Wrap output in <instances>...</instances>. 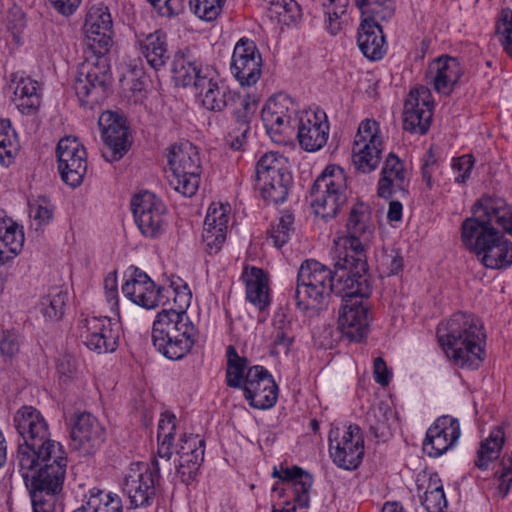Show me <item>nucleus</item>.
I'll list each match as a JSON object with an SVG mask.
<instances>
[{
  "label": "nucleus",
  "instance_id": "ea45409f",
  "mask_svg": "<svg viewBox=\"0 0 512 512\" xmlns=\"http://www.w3.org/2000/svg\"><path fill=\"white\" fill-rule=\"evenodd\" d=\"M73 512H122V501L117 494L93 487L85 494L82 506Z\"/></svg>",
  "mask_w": 512,
  "mask_h": 512
},
{
  "label": "nucleus",
  "instance_id": "680f3d73",
  "mask_svg": "<svg viewBox=\"0 0 512 512\" xmlns=\"http://www.w3.org/2000/svg\"><path fill=\"white\" fill-rule=\"evenodd\" d=\"M363 15H367L364 20H369L373 23L378 21H386L390 19L394 14V4L392 0H383L372 3L366 9L361 11Z\"/></svg>",
  "mask_w": 512,
  "mask_h": 512
},
{
  "label": "nucleus",
  "instance_id": "774afa93",
  "mask_svg": "<svg viewBox=\"0 0 512 512\" xmlns=\"http://www.w3.org/2000/svg\"><path fill=\"white\" fill-rule=\"evenodd\" d=\"M452 170L454 172V180L456 183H465L471 175L474 166L472 155H463L453 159Z\"/></svg>",
  "mask_w": 512,
  "mask_h": 512
},
{
  "label": "nucleus",
  "instance_id": "58836bf2",
  "mask_svg": "<svg viewBox=\"0 0 512 512\" xmlns=\"http://www.w3.org/2000/svg\"><path fill=\"white\" fill-rule=\"evenodd\" d=\"M273 476L292 482L294 501L298 507L307 508L309 506L308 493L313 484V478L309 473L294 466L284 469L281 473L274 469Z\"/></svg>",
  "mask_w": 512,
  "mask_h": 512
},
{
  "label": "nucleus",
  "instance_id": "7ed1b4c3",
  "mask_svg": "<svg viewBox=\"0 0 512 512\" xmlns=\"http://www.w3.org/2000/svg\"><path fill=\"white\" fill-rule=\"evenodd\" d=\"M331 257L334 270L314 259L301 264L295 289V299L299 308H314L332 293L339 297L371 295L372 285L367 272L355 269V263H351L344 255L338 257V251L334 248Z\"/></svg>",
  "mask_w": 512,
  "mask_h": 512
},
{
  "label": "nucleus",
  "instance_id": "dca6fc26",
  "mask_svg": "<svg viewBox=\"0 0 512 512\" xmlns=\"http://www.w3.org/2000/svg\"><path fill=\"white\" fill-rule=\"evenodd\" d=\"M80 337L85 345L99 354L113 352L118 347L119 325L107 316H91L81 321Z\"/></svg>",
  "mask_w": 512,
  "mask_h": 512
},
{
  "label": "nucleus",
  "instance_id": "20e7f679",
  "mask_svg": "<svg viewBox=\"0 0 512 512\" xmlns=\"http://www.w3.org/2000/svg\"><path fill=\"white\" fill-rule=\"evenodd\" d=\"M436 335L447 357L458 367L477 369L484 361L486 336L475 316L457 312L438 324Z\"/></svg>",
  "mask_w": 512,
  "mask_h": 512
},
{
  "label": "nucleus",
  "instance_id": "e2e57ef3",
  "mask_svg": "<svg viewBox=\"0 0 512 512\" xmlns=\"http://www.w3.org/2000/svg\"><path fill=\"white\" fill-rule=\"evenodd\" d=\"M20 350L19 335L12 330L0 331V356L3 361L11 360Z\"/></svg>",
  "mask_w": 512,
  "mask_h": 512
},
{
  "label": "nucleus",
  "instance_id": "393cba45",
  "mask_svg": "<svg viewBox=\"0 0 512 512\" xmlns=\"http://www.w3.org/2000/svg\"><path fill=\"white\" fill-rule=\"evenodd\" d=\"M105 429L99 420L89 412L75 416L71 429L72 447L83 455H91L104 442Z\"/></svg>",
  "mask_w": 512,
  "mask_h": 512
},
{
  "label": "nucleus",
  "instance_id": "4c0bfd02",
  "mask_svg": "<svg viewBox=\"0 0 512 512\" xmlns=\"http://www.w3.org/2000/svg\"><path fill=\"white\" fill-rule=\"evenodd\" d=\"M69 302V293L64 286L49 287L39 302L38 310L49 321H58L65 314Z\"/></svg>",
  "mask_w": 512,
  "mask_h": 512
},
{
  "label": "nucleus",
  "instance_id": "e433bc0d",
  "mask_svg": "<svg viewBox=\"0 0 512 512\" xmlns=\"http://www.w3.org/2000/svg\"><path fill=\"white\" fill-rule=\"evenodd\" d=\"M171 172L201 173L200 158L197 148L189 141L174 144L168 153Z\"/></svg>",
  "mask_w": 512,
  "mask_h": 512
},
{
  "label": "nucleus",
  "instance_id": "f704fd0d",
  "mask_svg": "<svg viewBox=\"0 0 512 512\" xmlns=\"http://www.w3.org/2000/svg\"><path fill=\"white\" fill-rule=\"evenodd\" d=\"M24 233L5 211L0 210V261L16 256L22 249Z\"/></svg>",
  "mask_w": 512,
  "mask_h": 512
},
{
  "label": "nucleus",
  "instance_id": "3c124183",
  "mask_svg": "<svg viewBox=\"0 0 512 512\" xmlns=\"http://www.w3.org/2000/svg\"><path fill=\"white\" fill-rule=\"evenodd\" d=\"M403 267L404 260L399 249L384 248L377 256V270L381 277L397 275Z\"/></svg>",
  "mask_w": 512,
  "mask_h": 512
},
{
  "label": "nucleus",
  "instance_id": "9d476101",
  "mask_svg": "<svg viewBox=\"0 0 512 512\" xmlns=\"http://www.w3.org/2000/svg\"><path fill=\"white\" fill-rule=\"evenodd\" d=\"M329 453L333 462L345 470H354L364 455V438L356 424L332 428L329 433Z\"/></svg>",
  "mask_w": 512,
  "mask_h": 512
},
{
  "label": "nucleus",
  "instance_id": "f8f14e48",
  "mask_svg": "<svg viewBox=\"0 0 512 512\" xmlns=\"http://www.w3.org/2000/svg\"><path fill=\"white\" fill-rule=\"evenodd\" d=\"M378 133L376 121L366 119L360 123L352 147V163L357 171L370 173L379 165L382 139Z\"/></svg>",
  "mask_w": 512,
  "mask_h": 512
},
{
  "label": "nucleus",
  "instance_id": "f03ea898",
  "mask_svg": "<svg viewBox=\"0 0 512 512\" xmlns=\"http://www.w3.org/2000/svg\"><path fill=\"white\" fill-rule=\"evenodd\" d=\"M67 464L63 445L52 439L34 450L25 446L15 455L14 465L29 492L33 512H63Z\"/></svg>",
  "mask_w": 512,
  "mask_h": 512
},
{
  "label": "nucleus",
  "instance_id": "2f4dec72",
  "mask_svg": "<svg viewBox=\"0 0 512 512\" xmlns=\"http://www.w3.org/2000/svg\"><path fill=\"white\" fill-rule=\"evenodd\" d=\"M13 102L18 110L25 115H33L41 105L39 83L28 76L16 72L11 74Z\"/></svg>",
  "mask_w": 512,
  "mask_h": 512
},
{
  "label": "nucleus",
  "instance_id": "bf43d9fd",
  "mask_svg": "<svg viewBox=\"0 0 512 512\" xmlns=\"http://www.w3.org/2000/svg\"><path fill=\"white\" fill-rule=\"evenodd\" d=\"M30 217L37 222L39 226L47 225L53 218V205L44 196L38 197L29 202Z\"/></svg>",
  "mask_w": 512,
  "mask_h": 512
},
{
  "label": "nucleus",
  "instance_id": "0e129e2a",
  "mask_svg": "<svg viewBox=\"0 0 512 512\" xmlns=\"http://www.w3.org/2000/svg\"><path fill=\"white\" fill-rule=\"evenodd\" d=\"M499 40L504 51L512 58V12L503 11L502 22L497 26Z\"/></svg>",
  "mask_w": 512,
  "mask_h": 512
},
{
  "label": "nucleus",
  "instance_id": "8fccbe9b",
  "mask_svg": "<svg viewBox=\"0 0 512 512\" xmlns=\"http://www.w3.org/2000/svg\"><path fill=\"white\" fill-rule=\"evenodd\" d=\"M261 119L267 134L276 144H286L291 136L294 121L270 116L269 113H261Z\"/></svg>",
  "mask_w": 512,
  "mask_h": 512
},
{
  "label": "nucleus",
  "instance_id": "338daca9",
  "mask_svg": "<svg viewBox=\"0 0 512 512\" xmlns=\"http://www.w3.org/2000/svg\"><path fill=\"white\" fill-rule=\"evenodd\" d=\"M367 421L369 423L370 430L376 437L384 435V430L387 428L388 421L386 409L381 405L371 408L367 413Z\"/></svg>",
  "mask_w": 512,
  "mask_h": 512
},
{
  "label": "nucleus",
  "instance_id": "79ce46f5",
  "mask_svg": "<svg viewBox=\"0 0 512 512\" xmlns=\"http://www.w3.org/2000/svg\"><path fill=\"white\" fill-rule=\"evenodd\" d=\"M505 442V433L501 427H495L488 438L481 442L475 459V466L481 470H487L489 463L500 456Z\"/></svg>",
  "mask_w": 512,
  "mask_h": 512
},
{
  "label": "nucleus",
  "instance_id": "6e6552de",
  "mask_svg": "<svg viewBox=\"0 0 512 512\" xmlns=\"http://www.w3.org/2000/svg\"><path fill=\"white\" fill-rule=\"evenodd\" d=\"M160 465L157 459L149 464H131L124 477L122 490L127 495L132 508L151 506L160 486Z\"/></svg>",
  "mask_w": 512,
  "mask_h": 512
},
{
  "label": "nucleus",
  "instance_id": "c85d7f7f",
  "mask_svg": "<svg viewBox=\"0 0 512 512\" xmlns=\"http://www.w3.org/2000/svg\"><path fill=\"white\" fill-rule=\"evenodd\" d=\"M229 205L213 203L210 205L204 221L202 240L210 255L217 254L225 240L229 221Z\"/></svg>",
  "mask_w": 512,
  "mask_h": 512
},
{
  "label": "nucleus",
  "instance_id": "f257e3e1",
  "mask_svg": "<svg viewBox=\"0 0 512 512\" xmlns=\"http://www.w3.org/2000/svg\"><path fill=\"white\" fill-rule=\"evenodd\" d=\"M494 224L512 235V207L504 199L482 197L461 225V240L486 268L505 270L512 265V242Z\"/></svg>",
  "mask_w": 512,
  "mask_h": 512
},
{
  "label": "nucleus",
  "instance_id": "0eeeda50",
  "mask_svg": "<svg viewBox=\"0 0 512 512\" xmlns=\"http://www.w3.org/2000/svg\"><path fill=\"white\" fill-rule=\"evenodd\" d=\"M112 73L106 55L87 56L81 64L74 90L82 106L92 109L108 96Z\"/></svg>",
  "mask_w": 512,
  "mask_h": 512
},
{
  "label": "nucleus",
  "instance_id": "aec40b11",
  "mask_svg": "<svg viewBox=\"0 0 512 512\" xmlns=\"http://www.w3.org/2000/svg\"><path fill=\"white\" fill-rule=\"evenodd\" d=\"M369 296L355 295L341 297L343 304L339 310L338 327L348 340L361 342L368 334V306L363 301Z\"/></svg>",
  "mask_w": 512,
  "mask_h": 512
},
{
  "label": "nucleus",
  "instance_id": "473e14b6",
  "mask_svg": "<svg viewBox=\"0 0 512 512\" xmlns=\"http://www.w3.org/2000/svg\"><path fill=\"white\" fill-rule=\"evenodd\" d=\"M357 44L369 60H380L386 53L385 38L378 23L363 20L358 28Z\"/></svg>",
  "mask_w": 512,
  "mask_h": 512
},
{
  "label": "nucleus",
  "instance_id": "c9c22d12",
  "mask_svg": "<svg viewBox=\"0 0 512 512\" xmlns=\"http://www.w3.org/2000/svg\"><path fill=\"white\" fill-rule=\"evenodd\" d=\"M206 69L213 68L190 60L182 52H178L172 62V75L175 83L182 87L193 86L195 90L198 88L199 80L206 76Z\"/></svg>",
  "mask_w": 512,
  "mask_h": 512
},
{
  "label": "nucleus",
  "instance_id": "39448f33",
  "mask_svg": "<svg viewBox=\"0 0 512 512\" xmlns=\"http://www.w3.org/2000/svg\"><path fill=\"white\" fill-rule=\"evenodd\" d=\"M347 235L334 241V249L338 257L344 255L355 269L368 273L366 250L374 237L375 225L372 220V210L364 202L352 206L346 223Z\"/></svg>",
  "mask_w": 512,
  "mask_h": 512
},
{
  "label": "nucleus",
  "instance_id": "a878e982",
  "mask_svg": "<svg viewBox=\"0 0 512 512\" xmlns=\"http://www.w3.org/2000/svg\"><path fill=\"white\" fill-rule=\"evenodd\" d=\"M329 137V123L323 110L307 111L298 120L297 138L300 146L315 152L323 148Z\"/></svg>",
  "mask_w": 512,
  "mask_h": 512
},
{
  "label": "nucleus",
  "instance_id": "864d4df0",
  "mask_svg": "<svg viewBox=\"0 0 512 512\" xmlns=\"http://www.w3.org/2000/svg\"><path fill=\"white\" fill-rule=\"evenodd\" d=\"M201 173L172 172L169 176V185L185 197H192L198 190Z\"/></svg>",
  "mask_w": 512,
  "mask_h": 512
},
{
  "label": "nucleus",
  "instance_id": "7c9ffc66",
  "mask_svg": "<svg viewBox=\"0 0 512 512\" xmlns=\"http://www.w3.org/2000/svg\"><path fill=\"white\" fill-rule=\"evenodd\" d=\"M238 107L233 110L234 124L226 136V143L233 150H241L246 144L250 133V121L257 109V100L251 97L235 98Z\"/></svg>",
  "mask_w": 512,
  "mask_h": 512
},
{
  "label": "nucleus",
  "instance_id": "4be33fe9",
  "mask_svg": "<svg viewBox=\"0 0 512 512\" xmlns=\"http://www.w3.org/2000/svg\"><path fill=\"white\" fill-rule=\"evenodd\" d=\"M13 421L16 431L24 441L18 445L16 454H19L25 446L34 450L42 443L51 440L48 423L36 408L21 407L15 413Z\"/></svg>",
  "mask_w": 512,
  "mask_h": 512
},
{
  "label": "nucleus",
  "instance_id": "c03bdc74",
  "mask_svg": "<svg viewBox=\"0 0 512 512\" xmlns=\"http://www.w3.org/2000/svg\"><path fill=\"white\" fill-rule=\"evenodd\" d=\"M273 328L272 354H288L295 339L291 320L285 313H277Z\"/></svg>",
  "mask_w": 512,
  "mask_h": 512
},
{
  "label": "nucleus",
  "instance_id": "09e8293b",
  "mask_svg": "<svg viewBox=\"0 0 512 512\" xmlns=\"http://www.w3.org/2000/svg\"><path fill=\"white\" fill-rule=\"evenodd\" d=\"M261 113H269L273 117L296 121L297 105L287 94L280 93L268 99Z\"/></svg>",
  "mask_w": 512,
  "mask_h": 512
},
{
  "label": "nucleus",
  "instance_id": "49530a36",
  "mask_svg": "<svg viewBox=\"0 0 512 512\" xmlns=\"http://www.w3.org/2000/svg\"><path fill=\"white\" fill-rule=\"evenodd\" d=\"M227 368L226 383L232 388H242L247 373L248 360L239 356L236 348L229 345L226 348Z\"/></svg>",
  "mask_w": 512,
  "mask_h": 512
},
{
  "label": "nucleus",
  "instance_id": "412c9836",
  "mask_svg": "<svg viewBox=\"0 0 512 512\" xmlns=\"http://www.w3.org/2000/svg\"><path fill=\"white\" fill-rule=\"evenodd\" d=\"M180 297V304L176 310L172 307L163 309L156 316L152 328V338L196 337V328L190 321L184 309L189 305L190 293Z\"/></svg>",
  "mask_w": 512,
  "mask_h": 512
},
{
  "label": "nucleus",
  "instance_id": "423d86ee",
  "mask_svg": "<svg viewBox=\"0 0 512 512\" xmlns=\"http://www.w3.org/2000/svg\"><path fill=\"white\" fill-rule=\"evenodd\" d=\"M348 194L344 169L337 165L327 166L311 188L314 213L324 220L335 218L346 204Z\"/></svg>",
  "mask_w": 512,
  "mask_h": 512
},
{
  "label": "nucleus",
  "instance_id": "f3484780",
  "mask_svg": "<svg viewBox=\"0 0 512 512\" xmlns=\"http://www.w3.org/2000/svg\"><path fill=\"white\" fill-rule=\"evenodd\" d=\"M434 103L429 88L412 89L404 103L403 129L413 134L425 135L431 125Z\"/></svg>",
  "mask_w": 512,
  "mask_h": 512
},
{
  "label": "nucleus",
  "instance_id": "de8ad7c7",
  "mask_svg": "<svg viewBox=\"0 0 512 512\" xmlns=\"http://www.w3.org/2000/svg\"><path fill=\"white\" fill-rule=\"evenodd\" d=\"M176 432V417L172 414H162V418L158 423L157 440L158 449L157 455L167 461L170 460L173 450V442Z\"/></svg>",
  "mask_w": 512,
  "mask_h": 512
},
{
  "label": "nucleus",
  "instance_id": "bb28decb",
  "mask_svg": "<svg viewBox=\"0 0 512 512\" xmlns=\"http://www.w3.org/2000/svg\"><path fill=\"white\" fill-rule=\"evenodd\" d=\"M407 174L400 158L392 152L389 153L381 169L377 188L378 196L384 199H392L396 195L407 198L409 186Z\"/></svg>",
  "mask_w": 512,
  "mask_h": 512
},
{
  "label": "nucleus",
  "instance_id": "052dcab7",
  "mask_svg": "<svg viewBox=\"0 0 512 512\" xmlns=\"http://www.w3.org/2000/svg\"><path fill=\"white\" fill-rule=\"evenodd\" d=\"M204 456L205 440L199 435L184 434L176 449L177 457H189L190 455Z\"/></svg>",
  "mask_w": 512,
  "mask_h": 512
},
{
  "label": "nucleus",
  "instance_id": "4d7b16f0",
  "mask_svg": "<svg viewBox=\"0 0 512 512\" xmlns=\"http://www.w3.org/2000/svg\"><path fill=\"white\" fill-rule=\"evenodd\" d=\"M294 217L290 213H284L273 224L269 231V239L272 240L273 245L277 248L283 247L290 240L291 235L294 233Z\"/></svg>",
  "mask_w": 512,
  "mask_h": 512
},
{
  "label": "nucleus",
  "instance_id": "69168bd1",
  "mask_svg": "<svg viewBox=\"0 0 512 512\" xmlns=\"http://www.w3.org/2000/svg\"><path fill=\"white\" fill-rule=\"evenodd\" d=\"M495 477L499 481V491L506 496L512 485V453L502 458L500 466L495 472Z\"/></svg>",
  "mask_w": 512,
  "mask_h": 512
},
{
  "label": "nucleus",
  "instance_id": "cd10ccee",
  "mask_svg": "<svg viewBox=\"0 0 512 512\" xmlns=\"http://www.w3.org/2000/svg\"><path fill=\"white\" fill-rule=\"evenodd\" d=\"M206 76L199 80L196 95L200 97L202 105L210 111L220 112L225 107L233 104L238 107L235 98L242 95L231 92L227 86L220 84L219 76L214 69H206Z\"/></svg>",
  "mask_w": 512,
  "mask_h": 512
},
{
  "label": "nucleus",
  "instance_id": "4468645a",
  "mask_svg": "<svg viewBox=\"0 0 512 512\" xmlns=\"http://www.w3.org/2000/svg\"><path fill=\"white\" fill-rule=\"evenodd\" d=\"M56 157L62 180L73 188L81 185L87 172V155L78 140L71 137L60 139L56 147Z\"/></svg>",
  "mask_w": 512,
  "mask_h": 512
},
{
  "label": "nucleus",
  "instance_id": "72a5a7b5",
  "mask_svg": "<svg viewBox=\"0 0 512 512\" xmlns=\"http://www.w3.org/2000/svg\"><path fill=\"white\" fill-rule=\"evenodd\" d=\"M242 278L246 287V299L259 310L268 307L271 300L268 278L263 270L257 267H247L242 273Z\"/></svg>",
  "mask_w": 512,
  "mask_h": 512
},
{
  "label": "nucleus",
  "instance_id": "ddd939ff",
  "mask_svg": "<svg viewBox=\"0 0 512 512\" xmlns=\"http://www.w3.org/2000/svg\"><path fill=\"white\" fill-rule=\"evenodd\" d=\"M105 148L102 155L108 162L120 160L130 149L132 138L125 119L112 111L103 112L98 119Z\"/></svg>",
  "mask_w": 512,
  "mask_h": 512
},
{
  "label": "nucleus",
  "instance_id": "a211bd4d",
  "mask_svg": "<svg viewBox=\"0 0 512 512\" xmlns=\"http://www.w3.org/2000/svg\"><path fill=\"white\" fill-rule=\"evenodd\" d=\"M112 17L108 7L93 5L84 24L85 45L92 55H106L112 43Z\"/></svg>",
  "mask_w": 512,
  "mask_h": 512
},
{
  "label": "nucleus",
  "instance_id": "6ab92c4d",
  "mask_svg": "<svg viewBox=\"0 0 512 512\" xmlns=\"http://www.w3.org/2000/svg\"><path fill=\"white\" fill-rule=\"evenodd\" d=\"M241 389L249 405L255 409H270L277 401L278 386L269 371L262 366L248 368Z\"/></svg>",
  "mask_w": 512,
  "mask_h": 512
},
{
  "label": "nucleus",
  "instance_id": "13d9d810",
  "mask_svg": "<svg viewBox=\"0 0 512 512\" xmlns=\"http://www.w3.org/2000/svg\"><path fill=\"white\" fill-rule=\"evenodd\" d=\"M226 0H189L190 10L201 20L211 22L221 14Z\"/></svg>",
  "mask_w": 512,
  "mask_h": 512
},
{
  "label": "nucleus",
  "instance_id": "b1692460",
  "mask_svg": "<svg viewBox=\"0 0 512 512\" xmlns=\"http://www.w3.org/2000/svg\"><path fill=\"white\" fill-rule=\"evenodd\" d=\"M462 75L463 68L457 58L441 55L428 64L425 78L438 94L449 96Z\"/></svg>",
  "mask_w": 512,
  "mask_h": 512
},
{
  "label": "nucleus",
  "instance_id": "2eb2a0df",
  "mask_svg": "<svg viewBox=\"0 0 512 512\" xmlns=\"http://www.w3.org/2000/svg\"><path fill=\"white\" fill-rule=\"evenodd\" d=\"M230 70L239 84L255 85L262 74V57L256 43L242 37L234 46Z\"/></svg>",
  "mask_w": 512,
  "mask_h": 512
},
{
  "label": "nucleus",
  "instance_id": "1a4fd4ad",
  "mask_svg": "<svg viewBox=\"0 0 512 512\" xmlns=\"http://www.w3.org/2000/svg\"><path fill=\"white\" fill-rule=\"evenodd\" d=\"M125 278L122 293L127 299L142 308L150 310L159 306H167L172 296H174L175 303L178 301L174 289L157 286L147 273L135 266H130L127 269Z\"/></svg>",
  "mask_w": 512,
  "mask_h": 512
},
{
  "label": "nucleus",
  "instance_id": "a19ab883",
  "mask_svg": "<svg viewBox=\"0 0 512 512\" xmlns=\"http://www.w3.org/2000/svg\"><path fill=\"white\" fill-rule=\"evenodd\" d=\"M284 172H291L287 158L274 152L265 153L256 164L257 184L274 180V178L282 176Z\"/></svg>",
  "mask_w": 512,
  "mask_h": 512
},
{
  "label": "nucleus",
  "instance_id": "9b49d317",
  "mask_svg": "<svg viewBox=\"0 0 512 512\" xmlns=\"http://www.w3.org/2000/svg\"><path fill=\"white\" fill-rule=\"evenodd\" d=\"M135 223L140 232L149 238L161 236L167 226L166 206L154 193L143 191L131 201Z\"/></svg>",
  "mask_w": 512,
  "mask_h": 512
},
{
  "label": "nucleus",
  "instance_id": "37998d69",
  "mask_svg": "<svg viewBox=\"0 0 512 512\" xmlns=\"http://www.w3.org/2000/svg\"><path fill=\"white\" fill-rule=\"evenodd\" d=\"M167 338H152L153 345L158 352L170 360H181L192 349L195 337L168 336Z\"/></svg>",
  "mask_w": 512,
  "mask_h": 512
},
{
  "label": "nucleus",
  "instance_id": "6e6d98bb",
  "mask_svg": "<svg viewBox=\"0 0 512 512\" xmlns=\"http://www.w3.org/2000/svg\"><path fill=\"white\" fill-rule=\"evenodd\" d=\"M204 460V456L190 455L189 457H178L176 464V476L185 485L195 481L199 468Z\"/></svg>",
  "mask_w": 512,
  "mask_h": 512
},
{
  "label": "nucleus",
  "instance_id": "5fc2aeb1",
  "mask_svg": "<svg viewBox=\"0 0 512 512\" xmlns=\"http://www.w3.org/2000/svg\"><path fill=\"white\" fill-rule=\"evenodd\" d=\"M349 0H322V7L327 16V28L332 35L340 29V18L346 14Z\"/></svg>",
  "mask_w": 512,
  "mask_h": 512
},
{
  "label": "nucleus",
  "instance_id": "5701e85b",
  "mask_svg": "<svg viewBox=\"0 0 512 512\" xmlns=\"http://www.w3.org/2000/svg\"><path fill=\"white\" fill-rule=\"evenodd\" d=\"M461 435L456 418L444 415L428 428L423 441V451L430 457H439L455 445Z\"/></svg>",
  "mask_w": 512,
  "mask_h": 512
},
{
  "label": "nucleus",
  "instance_id": "a18cd8bd",
  "mask_svg": "<svg viewBox=\"0 0 512 512\" xmlns=\"http://www.w3.org/2000/svg\"><path fill=\"white\" fill-rule=\"evenodd\" d=\"M263 199L274 204L286 201L289 191L293 185V176L291 172H284L282 176L266 182L257 184Z\"/></svg>",
  "mask_w": 512,
  "mask_h": 512
},
{
  "label": "nucleus",
  "instance_id": "c756f323",
  "mask_svg": "<svg viewBox=\"0 0 512 512\" xmlns=\"http://www.w3.org/2000/svg\"><path fill=\"white\" fill-rule=\"evenodd\" d=\"M135 45L139 54L147 64L159 71L166 66L170 60L168 36L162 29L153 32H139L135 34Z\"/></svg>",
  "mask_w": 512,
  "mask_h": 512
},
{
  "label": "nucleus",
  "instance_id": "603ef678",
  "mask_svg": "<svg viewBox=\"0 0 512 512\" xmlns=\"http://www.w3.org/2000/svg\"><path fill=\"white\" fill-rule=\"evenodd\" d=\"M270 18L283 24H290L298 17V4L294 0H265Z\"/></svg>",
  "mask_w": 512,
  "mask_h": 512
}]
</instances>
